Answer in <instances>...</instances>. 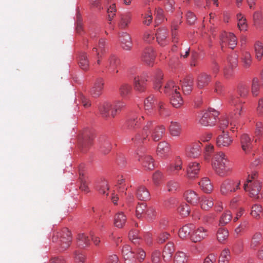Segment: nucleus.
Here are the masks:
<instances>
[{
	"label": "nucleus",
	"instance_id": "4be33fe9",
	"mask_svg": "<svg viewBox=\"0 0 263 263\" xmlns=\"http://www.w3.org/2000/svg\"><path fill=\"white\" fill-rule=\"evenodd\" d=\"M184 198L188 203L193 205H196L199 201V197L197 194L193 191L189 190L185 192Z\"/></svg>",
	"mask_w": 263,
	"mask_h": 263
},
{
	"label": "nucleus",
	"instance_id": "603ef678",
	"mask_svg": "<svg viewBox=\"0 0 263 263\" xmlns=\"http://www.w3.org/2000/svg\"><path fill=\"white\" fill-rule=\"evenodd\" d=\"M92 141V140L90 137H88L87 135L85 136L83 140L80 143V146L82 152L85 153L87 151L88 147L91 144Z\"/></svg>",
	"mask_w": 263,
	"mask_h": 263
},
{
	"label": "nucleus",
	"instance_id": "f257e3e1",
	"mask_svg": "<svg viewBox=\"0 0 263 263\" xmlns=\"http://www.w3.org/2000/svg\"><path fill=\"white\" fill-rule=\"evenodd\" d=\"M212 166L215 172L221 177L228 175L231 170L227 156L221 152H217L214 155Z\"/></svg>",
	"mask_w": 263,
	"mask_h": 263
},
{
	"label": "nucleus",
	"instance_id": "680f3d73",
	"mask_svg": "<svg viewBox=\"0 0 263 263\" xmlns=\"http://www.w3.org/2000/svg\"><path fill=\"white\" fill-rule=\"evenodd\" d=\"M131 86L127 83L122 84L120 87V93L123 97L126 96L130 92Z\"/></svg>",
	"mask_w": 263,
	"mask_h": 263
},
{
	"label": "nucleus",
	"instance_id": "72a5a7b5",
	"mask_svg": "<svg viewBox=\"0 0 263 263\" xmlns=\"http://www.w3.org/2000/svg\"><path fill=\"white\" fill-rule=\"evenodd\" d=\"M214 205L213 198L209 196H203L201 198L200 206L201 208L205 210H208Z\"/></svg>",
	"mask_w": 263,
	"mask_h": 263
},
{
	"label": "nucleus",
	"instance_id": "6ab92c4d",
	"mask_svg": "<svg viewBox=\"0 0 263 263\" xmlns=\"http://www.w3.org/2000/svg\"><path fill=\"white\" fill-rule=\"evenodd\" d=\"M241 144L243 151L248 153L252 148L253 144L251 138L247 134H243L241 137Z\"/></svg>",
	"mask_w": 263,
	"mask_h": 263
},
{
	"label": "nucleus",
	"instance_id": "473e14b6",
	"mask_svg": "<svg viewBox=\"0 0 263 263\" xmlns=\"http://www.w3.org/2000/svg\"><path fill=\"white\" fill-rule=\"evenodd\" d=\"M169 130L172 136L178 137L181 132V126L177 122L172 121L169 127Z\"/></svg>",
	"mask_w": 263,
	"mask_h": 263
},
{
	"label": "nucleus",
	"instance_id": "a18cd8bd",
	"mask_svg": "<svg viewBox=\"0 0 263 263\" xmlns=\"http://www.w3.org/2000/svg\"><path fill=\"white\" fill-rule=\"evenodd\" d=\"M229 237V232L224 228H219L217 233V238L219 242L223 243Z\"/></svg>",
	"mask_w": 263,
	"mask_h": 263
},
{
	"label": "nucleus",
	"instance_id": "b1692460",
	"mask_svg": "<svg viewBox=\"0 0 263 263\" xmlns=\"http://www.w3.org/2000/svg\"><path fill=\"white\" fill-rule=\"evenodd\" d=\"M200 170V164L197 162L190 163L187 168V176L190 178H195Z\"/></svg>",
	"mask_w": 263,
	"mask_h": 263
},
{
	"label": "nucleus",
	"instance_id": "2eb2a0df",
	"mask_svg": "<svg viewBox=\"0 0 263 263\" xmlns=\"http://www.w3.org/2000/svg\"><path fill=\"white\" fill-rule=\"evenodd\" d=\"M212 76L205 72L198 75L196 80V85L199 89H202L209 85L211 81Z\"/></svg>",
	"mask_w": 263,
	"mask_h": 263
},
{
	"label": "nucleus",
	"instance_id": "09e8293b",
	"mask_svg": "<svg viewBox=\"0 0 263 263\" xmlns=\"http://www.w3.org/2000/svg\"><path fill=\"white\" fill-rule=\"evenodd\" d=\"M148 206L145 202H142L138 203L136 208V216L138 218H141L144 217L145 214V211L146 210Z\"/></svg>",
	"mask_w": 263,
	"mask_h": 263
},
{
	"label": "nucleus",
	"instance_id": "f03ea898",
	"mask_svg": "<svg viewBox=\"0 0 263 263\" xmlns=\"http://www.w3.org/2000/svg\"><path fill=\"white\" fill-rule=\"evenodd\" d=\"M122 254L125 263H137V260L141 262L144 260L146 256L145 253L143 250L138 249L136 250H134L128 245H125L123 247Z\"/></svg>",
	"mask_w": 263,
	"mask_h": 263
},
{
	"label": "nucleus",
	"instance_id": "0eeeda50",
	"mask_svg": "<svg viewBox=\"0 0 263 263\" xmlns=\"http://www.w3.org/2000/svg\"><path fill=\"white\" fill-rule=\"evenodd\" d=\"M220 40L222 49L227 45H228L230 48L234 49L237 43L236 36L234 33L231 32H223L220 36Z\"/></svg>",
	"mask_w": 263,
	"mask_h": 263
},
{
	"label": "nucleus",
	"instance_id": "ddd939ff",
	"mask_svg": "<svg viewBox=\"0 0 263 263\" xmlns=\"http://www.w3.org/2000/svg\"><path fill=\"white\" fill-rule=\"evenodd\" d=\"M143 120L144 117L143 116L130 117L126 122V127L130 131H136L140 126Z\"/></svg>",
	"mask_w": 263,
	"mask_h": 263
},
{
	"label": "nucleus",
	"instance_id": "7ed1b4c3",
	"mask_svg": "<svg viewBox=\"0 0 263 263\" xmlns=\"http://www.w3.org/2000/svg\"><path fill=\"white\" fill-rule=\"evenodd\" d=\"M256 173H253L249 175L247 182L244 184L243 188L246 192H249V195L251 198L259 199L260 196L258 195L261 189L260 182L256 179Z\"/></svg>",
	"mask_w": 263,
	"mask_h": 263
},
{
	"label": "nucleus",
	"instance_id": "864d4df0",
	"mask_svg": "<svg viewBox=\"0 0 263 263\" xmlns=\"http://www.w3.org/2000/svg\"><path fill=\"white\" fill-rule=\"evenodd\" d=\"M242 60L243 67L246 68H249L251 66L252 61L251 54L248 52H244L242 54Z\"/></svg>",
	"mask_w": 263,
	"mask_h": 263
},
{
	"label": "nucleus",
	"instance_id": "c9c22d12",
	"mask_svg": "<svg viewBox=\"0 0 263 263\" xmlns=\"http://www.w3.org/2000/svg\"><path fill=\"white\" fill-rule=\"evenodd\" d=\"M157 103V101L156 100L154 96L152 95L149 96L144 101L145 109L151 113V110L155 107Z\"/></svg>",
	"mask_w": 263,
	"mask_h": 263
},
{
	"label": "nucleus",
	"instance_id": "c03bdc74",
	"mask_svg": "<svg viewBox=\"0 0 263 263\" xmlns=\"http://www.w3.org/2000/svg\"><path fill=\"white\" fill-rule=\"evenodd\" d=\"M201 151L200 144L193 145L187 152L188 156L191 157L196 158L200 155Z\"/></svg>",
	"mask_w": 263,
	"mask_h": 263
},
{
	"label": "nucleus",
	"instance_id": "a211bd4d",
	"mask_svg": "<svg viewBox=\"0 0 263 263\" xmlns=\"http://www.w3.org/2000/svg\"><path fill=\"white\" fill-rule=\"evenodd\" d=\"M230 103L232 105L236 106V109L234 110L235 119L239 118L241 115V112L243 108L242 106H239V105L243 102L240 101L238 97L233 96L231 97Z\"/></svg>",
	"mask_w": 263,
	"mask_h": 263
},
{
	"label": "nucleus",
	"instance_id": "1a4fd4ad",
	"mask_svg": "<svg viewBox=\"0 0 263 263\" xmlns=\"http://www.w3.org/2000/svg\"><path fill=\"white\" fill-rule=\"evenodd\" d=\"M119 59L115 55H111L108 58L106 64V68L112 76H115L119 72L117 67L120 65Z\"/></svg>",
	"mask_w": 263,
	"mask_h": 263
},
{
	"label": "nucleus",
	"instance_id": "20e7f679",
	"mask_svg": "<svg viewBox=\"0 0 263 263\" xmlns=\"http://www.w3.org/2000/svg\"><path fill=\"white\" fill-rule=\"evenodd\" d=\"M71 240V233L67 228L54 233L52 237V241L58 243L62 251L70 246Z\"/></svg>",
	"mask_w": 263,
	"mask_h": 263
},
{
	"label": "nucleus",
	"instance_id": "4d7b16f0",
	"mask_svg": "<svg viewBox=\"0 0 263 263\" xmlns=\"http://www.w3.org/2000/svg\"><path fill=\"white\" fill-rule=\"evenodd\" d=\"M162 79V71L159 70L157 71L154 81V86L156 89H159L161 88Z\"/></svg>",
	"mask_w": 263,
	"mask_h": 263
},
{
	"label": "nucleus",
	"instance_id": "37998d69",
	"mask_svg": "<svg viewBox=\"0 0 263 263\" xmlns=\"http://www.w3.org/2000/svg\"><path fill=\"white\" fill-rule=\"evenodd\" d=\"M125 106L124 102L120 101H116L114 103V106L112 105V110L110 115L112 118H114L117 114L121 111Z\"/></svg>",
	"mask_w": 263,
	"mask_h": 263
},
{
	"label": "nucleus",
	"instance_id": "6e6552de",
	"mask_svg": "<svg viewBox=\"0 0 263 263\" xmlns=\"http://www.w3.org/2000/svg\"><path fill=\"white\" fill-rule=\"evenodd\" d=\"M154 121L149 120L147 121L146 124L143 126L141 131V134L139 133L136 134L135 137L132 138L133 141L140 142L145 139L149 134L151 133L152 129L156 126L154 125Z\"/></svg>",
	"mask_w": 263,
	"mask_h": 263
},
{
	"label": "nucleus",
	"instance_id": "dca6fc26",
	"mask_svg": "<svg viewBox=\"0 0 263 263\" xmlns=\"http://www.w3.org/2000/svg\"><path fill=\"white\" fill-rule=\"evenodd\" d=\"M165 132V128L164 126L156 125L151 132V137L154 141H158L163 137Z\"/></svg>",
	"mask_w": 263,
	"mask_h": 263
},
{
	"label": "nucleus",
	"instance_id": "774afa93",
	"mask_svg": "<svg viewBox=\"0 0 263 263\" xmlns=\"http://www.w3.org/2000/svg\"><path fill=\"white\" fill-rule=\"evenodd\" d=\"M101 151L104 154H107L111 149V144L110 141L107 139L104 141L101 145Z\"/></svg>",
	"mask_w": 263,
	"mask_h": 263
},
{
	"label": "nucleus",
	"instance_id": "9b49d317",
	"mask_svg": "<svg viewBox=\"0 0 263 263\" xmlns=\"http://www.w3.org/2000/svg\"><path fill=\"white\" fill-rule=\"evenodd\" d=\"M104 84V80L102 78H99L96 79L90 90V93L91 96L94 98L99 97L102 94Z\"/></svg>",
	"mask_w": 263,
	"mask_h": 263
},
{
	"label": "nucleus",
	"instance_id": "e433bc0d",
	"mask_svg": "<svg viewBox=\"0 0 263 263\" xmlns=\"http://www.w3.org/2000/svg\"><path fill=\"white\" fill-rule=\"evenodd\" d=\"M262 239V234L260 232H256L252 236L251 243L250 248L252 249L255 250L256 248L260 244Z\"/></svg>",
	"mask_w": 263,
	"mask_h": 263
},
{
	"label": "nucleus",
	"instance_id": "bf43d9fd",
	"mask_svg": "<svg viewBox=\"0 0 263 263\" xmlns=\"http://www.w3.org/2000/svg\"><path fill=\"white\" fill-rule=\"evenodd\" d=\"M259 87V80L256 78H253L251 86V92L253 96H257L258 95Z\"/></svg>",
	"mask_w": 263,
	"mask_h": 263
},
{
	"label": "nucleus",
	"instance_id": "a19ab883",
	"mask_svg": "<svg viewBox=\"0 0 263 263\" xmlns=\"http://www.w3.org/2000/svg\"><path fill=\"white\" fill-rule=\"evenodd\" d=\"M77 242L80 247L85 248L89 245L90 239L85 234H79L77 237Z\"/></svg>",
	"mask_w": 263,
	"mask_h": 263
},
{
	"label": "nucleus",
	"instance_id": "f704fd0d",
	"mask_svg": "<svg viewBox=\"0 0 263 263\" xmlns=\"http://www.w3.org/2000/svg\"><path fill=\"white\" fill-rule=\"evenodd\" d=\"M194 228L193 224H189L183 226L179 231V236L184 239L190 236L191 231Z\"/></svg>",
	"mask_w": 263,
	"mask_h": 263
},
{
	"label": "nucleus",
	"instance_id": "5701e85b",
	"mask_svg": "<svg viewBox=\"0 0 263 263\" xmlns=\"http://www.w3.org/2000/svg\"><path fill=\"white\" fill-rule=\"evenodd\" d=\"M232 142L227 133L222 131L221 134L219 135L217 139V144L219 146H229Z\"/></svg>",
	"mask_w": 263,
	"mask_h": 263
},
{
	"label": "nucleus",
	"instance_id": "49530a36",
	"mask_svg": "<svg viewBox=\"0 0 263 263\" xmlns=\"http://www.w3.org/2000/svg\"><path fill=\"white\" fill-rule=\"evenodd\" d=\"M254 50L256 59L258 61H260L263 56L262 44L259 41L256 42L254 45Z\"/></svg>",
	"mask_w": 263,
	"mask_h": 263
},
{
	"label": "nucleus",
	"instance_id": "69168bd1",
	"mask_svg": "<svg viewBox=\"0 0 263 263\" xmlns=\"http://www.w3.org/2000/svg\"><path fill=\"white\" fill-rule=\"evenodd\" d=\"M238 92L241 97H245L247 96L249 93V89L248 86L245 84H240L238 87Z\"/></svg>",
	"mask_w": 263,
	"mask_h": 263
},
{
	"label": "nucleus",
	"instance_id": "8fccbe9b",
	"mask_svg": "<svg viewBox=\"0 0 263 263\" xmlns=\"http://www.w3.org/2000/svg\"><path fill=\"white\" fill-rule=\"evenodd\" d=\"M182 168V161L180 158H177L175 163L172 164L170 166V170L173 173L177 174Z\"/></svg>",
	"mask_w": 263,
	"mask_h": 263
},
{
	"label": "nucleus",
	"instance_id": "5fc2aeb1",
	"mask_svg": "<svg viewBox=\"0 0 263 263\" xmlns=\"http://www.w3.org/2000/svg\"><path fill=\"white\" fill-rule=\"evenodd\" d=\"M187 256L183 252H177L174 257V263H185L187 261Z\"/></svg>",
	"mask_w": 263,
	"mask_h": 263
},
{
	"label": "nucleus",
	"instance_id": "de8ad7c7",
	"mask_svg": "<svg viewBox=\"0 0 263 263\" xmlns=\"http://www.w3.org/2000/svg\"><path fill=\"white\" fill-rule=\"evenodd\" d=\"M129 238L135 245L140 244L141 236L137 230H132L129 233Z\"/></svg>",
	"mask_w": 263,
	"mask_h": 263
},
{
	"label": "nucleus",
	"instance_id": "13d9d810",
	"mask_svg": "<svg viewBox=\"0 0 263 263\" xmlns=\"http://www.w3.org/2000/svg\"><path fill=\"white\" fill-rule=\"evenodd\" d=\"M230 119L227 117H223L221 120H220V128L221 129H223L224 128L227 127L228 126L229 123H230L231 125H232L233 122L234 120H236L235 119V117H233L232 116L230 117Z\"/></svg>",
	"mask_w": 263,
	"mask_h": 263
},
{
	"label": "nucleus",
	"instance_id": "58836bf2",
	"mask_svg": "<svg viewBox=\"0 0 263 263\" xmlns=\"http://www.w3.org/2000/svg\"><path fill=\"white\" fill-rule=\"evenodd\" d=\"M157 216V212L156 209L153 206H148L145 211V214L144 217L146 219L148 222L154 221Z\"/></svg>",
	"mask_w": 263,
	"mask_h": 263
},
{
	"label": "nucleus",
	"instance_id": "ea45409f",
	"mask_svg": "<svg viewBox=\"0 0 263 263\" xmlns=\"http://www.w3.org/2000/svg\"><path fill=\"white\" fill-rule=\"evenodd\" d=\"M79 66L81 69L86 70L89 68V61L85 52H81L79 59Z\"/></svg>",
	"mask_w": 263,
	"mask_h": 263
},
{
	"label": "nucleus",
	"instance_id": "3c124183",
	"mask_svg": "<svg viewBox=\"0 0 263 263\" xmlns=\"http://www.w3.org/2000/svg\"><path fill=\"white\" fill-rule=\"evenodd\" d=\"M171 102L174 107L179 108L183 104V102L180 94L177 93L176 96L173 95L171 97Z\"/></svg>",
	"mask_w": 263,
	"mask_h": 263
},
{
	"label": "nucleus",
	"instance_id": "a878e982",
	"mask_svg": "<svg viewBox=\"0 0 263 263\" xmlns=\"http://www.w3.org/2000/svg\"><path fill=\"white\" fill-rule=\"evenodd\" d=\"M198 184L201 190L205 193H210L213 190V185L210 179L207 177L203 178L198 182Z\"/></svg>",
	"mask_w": 263,
	"mask_h": 263
},
{
	"label": "nucleus",
	"instance_id": "4c0bfd02",
	"mask_svg": "<svg viewBox=\"0 0 263 263\" xmlns=\"http://www.w3.org/2000/svg\"><path fill=\"white\" fill-rule=\"evenodd\" d=\"M170 151L169 144L166 142H160L157 147V155L160 157H163L167 154Z\"/></svg>",
	"mask_w": 263,
	"mask_h": 263
},
{
	"label": "nucleus",
	"instance_id": "393cba45",
	"mask_svg": "<svg viewBox=\"0 0 263 263\" xmlns=\"http://www.w3.org/2000/svg\"><path fill=\"white\" fill-rule=\"evenodd\" d=\"M98 108L101 116L104 118H107L109 116V110H112V104L109 102H105L101 103Z\"/></svg>",
	"mask_w": 263,
	"mask_h": 263
},
{
	"label": "nucleus",
	"instance_id": "c756f323",
	"mask_svg": "<svg viewBox=\"0 0 263 263\" xmlns=\"http://www.w3.org/2000/svg\"><path fill=\"white\" fill-rule=\"evenodd\" d=\"M175 251L174 244L172 242H168L165 247L163 257L165 261H168L172 258L173 253Z\"/></svg>",
	"mask_w": 263,
	"mask_h": 263
},
{
	"label": "nucleus",
	"instance_id": "9d476101",
	"mask_svg": "<svg viewBox=\"0 0 263 263\" xmlns=\"http://www.w3.org/2000/svg\"><path fill=\"white\" fill-rule=\"evenodd\" d=\"M156 58V54L152 47L146 48L142 53V61L147 65L153 66Z\"/></svg>",
	"mask_w": 263,
	"mask_h": 263
},
{
	"label": "nucleus",
	"instance_id": "0e129e2a",
	"mask_svg": "<svg viewBox=\"0 0 263 263\" xmlns=\"http://www.w3.org/2000/svg\"><path fill=\"white\" fill-rule=\"evenodd\" d=\"M178 212L181 216H186L190 214V207L187 204L183 203L178 208Z\"/></svg>",
	"mask_w": 263,
	"mask_h": 263
},
{
	"label": "nucleus",
	"instance_id": "f3484780",
	"mask_svg": "<svg viewBox=\"0 0 263 263\" xmlns=\"http://www.w3.org/2000/svg\"><path fill=\"white\" fill-rule=\"evenodd\" d=\"M157 41L158 44L162 46H164L168 43L167 39L168 32L165 28H160L156 33Z\"/></svg>",
	"mask_w": 263,
	"mask_h": 263
},
{
	"label": "nucleus",
	"instance_id": "aec40b11",
	"mask_svg": "<svg viewBox=\"0 0 263 263\" xmlns=\"http://www.w3.org/2000/svg\"><path fill=\"white\" fill-rule=\"evenodd\" d=\"M164 89L165 93L170 96L171 97L173 95L176 96L177 93H180L178 91L180 89L179 87L173 81H168Z\"/></svg>",
	"mask_w": 263,
	"mask_h": 263
},
{
	"label": "nucleus",
	"instance_id": "bb28decb",
	"mask_svg": "<svg viewBox=\"0 0 263 263\" xmlns=\"http://www.w3.org/2000/svg\"><path fill=\"white\" fill-rule=\"evenodd\" d=\"M132 15L129 12L122 14L118 23L119 27L121 29H125L127 27L132 20Z\"/></svg>",
	"mask_w": 263,
	"mask_h": 263
},
{
	"label": "nucleus",
	"instance_id": "7c9ffc66",
	"mask_svg": "<svg viewBox=\"0 0 263 263\" xmlns=\"http://www.w3.org/2000/svg\"><path fill=\"white\" fill-rule=\"evenodd\" d=\"M193 82V79L191 77H188L184 79L182 83V90L185 94H189L191 92Z\"/></svg>",
	"mask_w": 263,
	"mask_h": 263
},
{
	"label": "nucleus",
	"instance_id": "052dcab7",
	"mask_svg": "<svg viewBox=\"0 0 263 263\" xmlns=\"http://www.w3.org/2000/svg\"><path fill=\"white\" fill-rule=\"evenodd\" d=\"M230 251L228 249H224L219 257V263H228L230 257Z\"/></svg>",
	"mask_w": 263,
	"mask_h": 263
},
{
	"label": "nucleus",
	"instance_id": "338daca9",
	"mask_svg": "<svg viewBox=\"0 0 263 263\" xmlns=\"http://www.w3.org/2000/svg\"><path fill=\"white\" fill-rule=\"evenodd\" d=\"M154 34L151 30L146 31L143 34V39L145 43H151L154 40Z\"/></svg>",
	"mask_w": 263,
	"mask_h": 263
},
{
	"label": "nucleus",
	"instance_id": "6e6d98bb",
	"mask_svg": "<svg viewBox=\"0 0 263 263\" xmlns=\"http://www.w3.org/2000/svg\"><path fill=\"white\" fill-rule=\"evenodd\" d=\"M262 212V208L260 205L255 204L251 208V215L254 218L259 217L260 214Z\"/></svg>",
	"mask_w": 263,
	"mask_h": 263
},
{
	"label": "nucleus",
	"instance_id": "e2e57ef3",
	"mask_svg": "<svg viewBox=\"0 0 263 263\" xmlns=\"http://www.w3.org/2000/svg\"><path fill=\"white\" fill-rule=\"evenodd\" d=\"M79 179L81 182V185L80 186V189L84 192H88V187L86 184V178L85 176V174L83 172H80Z\"/></svg>",
	"mask_w": 263,
	"mask_h": 263
},
{
	"label": "nucleus",
	"instance_id": "4468645a",
	"mask_svg": "<svg viewBox=\"0 0 263 263\" xmlns=\"http://www.w3.org/2000/svg\"><path fill=\"white\" fill-rule=\"evenodd\" d=\"M208 235V230L203 227H199L196 229L191 235V239L194 242L201 241Z\"/></svg>",
	"mask_w": 263,
	"mask_h": 263
},
{
	"label": "nucleus",
	"instance_id": "79ce46f5",
	"mask_svg": "<svg viewBox=\"0 0 263 263\" xmlns=\"http://www.w3.org/2000/svg\"><path fill=\"white\" fill-rule=\"evenodd\" d=\"M232 218V214L230 211H226L224 213L222 214L221 216L219 224L220 226H224L227 225Z\"/></svg>",
	"mask_w": 263,
	"mask_h": 263
},
{
	"label": "nucleus",
	"instance_id": "423d86ee",
	"mask_svg": "<svg viewBox=\"0 0 263 263\" xmlns=\"http://www.w3.org/2000/svg\"><path fill=\"white\" fill-rule=\"evenodd\" d=\"M240 181L227 179L223 181L220 187V192L223 195H228L239 189Z\"/></svg>",
	"mask_w": 263,
	"mask_h": 263
},
{
	"label": "nucleus",
	"instance_id": "412c9836",
	"mask_svg": "<svg viewBox=\"0 0 263 263\" xmlns=\"http://www.w3.org/2000/svg\"><path fill=\"white\" fill-rule=\"evenodd\" d=\"M146 80L142 77L137 76L134 78V86L136 91L143 92L146 88Z\"/></svg>",
	"mask_w": 263,
	"mask_h": 263
},
{
	"label": "nucleus",
	"instance_id": "cd10ccee",
	"mask_svg": "<svg viewBox=\"0 0 263 263\" xmlns=\"http://www.w3.org/2000/svg\"><path fill=\"white\" fill-rule=\"evenodd\" d=\"M120 41L122 47L124 50H129L132 49L133 44L131 37L128 34L124 33L122 35L120 36Z\"/></svg>",
	"mask_w": 263,
	"mask_h": 263
},
{
	"label": "nucleus",
	"instance_id": "f8f14e48",
	"mask_svg": "<svg viewBox=\"0 0 263 263\" xmlns=\"http://www.w3.org/2000/svg\"><path fill=\"white\" fill-rule=\"evenodd\" d=\"M138 160L141 161L143 166L146 170H151L155 167V162L153 158L147 155L143 154L142 152H138Z\"/></svg>",
	"mask_w": 263,
	"mask_h": 263
},
{
	"label": "nucleus",
	"instance_id": "39448f33",
	"mask_svg": "<svg viewBox=\"0 0 263 263\" xmlns=\"http://www.w3.org/2000/svg\"><path fill=\"white\" fill-rule=\"evenodd\" d=\"M219 112L215 109L209 108L203 114L199 120V123L205 126H213L216 122V118L218 116Z\"/></svg>",
	"mask_w": 263,
	"mask_h": 263
},
{
	"label": "nucleus",
	"instance_id": "2f4dec72",
	"mask_svg": "<svg viewBox=\"0 0 263 263\" xmlns=\"http://www.w3.org/2000/svg\"><path fill=\"white\" fill-rule=\"evenodd\" d=\"M126 221V217L122 212L116 214L114 217V225L119 228L123 227Z\"/></svg>",
	"mask_w": 263,
	"mask_h": 263
},
{
	"label": "nucleus",
	"instance_id": "c85d7f7f",
	"mask_svg": "<svg viewBox=\"0 0 263 263\" xmlns=\"http://www.w3.org/2000/svg\"><path fill=\"white\" fill-rule=\"evenodd\" d=\"M137 197L140 200H147L150 198V194L147 189L143 185L140 186L137 191Z\"/></svg>",
	"mask_w": 263,
	"mask_h": 263
}]
</instances>
